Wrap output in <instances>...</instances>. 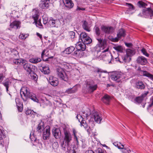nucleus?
Here are the masks:
<instances>
[{
  "mask_svg": "<svg viewBox=\"0 0 153 153\" xmlns=\"http://www.w3.org/2000/svg\"><path fill=\"white\" fill-rule=\"evenodd\" d=\"M29 138L30 139V143L32 146H37L39 143L38 140H37L33 132H31L29 136Z\"/></svg>",
  "mask_w": 153,
  "mask_h": 153,
  "instance_id": "nucleus-12",
  "label": "nucleus"
},
{
  "mask_svg": "<svg viewBox=\"0 0 153 153\" xmlns=\"http://www.w3.org/2000/svg\"><path fill=\"white\" fill-rule=\"evenodd\" d=\"M141 52L143 53L147 57H149V54L147 52L146 49L144 48H143L141 50Z\"/></svg>",
  "mask_w": 153,
  "mask_h": 153,
  "instance_id": "nucleus-55",
  "label": "nucleus"
},
{
  "mask_svg": "<svg viewBox=\"0 0 153 153\" xmlns=\"http://www.w3.org/2000/svg\"><path fill=\"white\" fill-rule=\"evenodd\" d=\"M145 86L143 82L138 80L135 83L134 87L137 89L143 90L145 88Z\"/></svg>",
  "mask_w": 153,
  "mask_h": 153,
  "instance_id": "nucleus-18",
  "label": "nucleus"
},
{
  "mask_svg": "<svg viewBox=\"0 0 153 153\" xmlns=\"http://www.w3.org/2000/svg\"><path fill=\"white\" fill-rule=\"evenodd\" d=\"M48 51L47 50L45 49L42 52L41 54V57L42 59L44 61L45 60L44 59V57L45 56H47L48 55Z\"/></svg>",
  "mask_w": 153,
  "mask_h": 153,
  "instance_id": "nucleus-46",
  "label": "nucleus"
},
{
  "mask_svg": "<svg viewBox=\"0 0 153 153\" xmlns=\"http://www.w3.org/2000/svg\"><path fill=\"white\" fill-rule=\"evenodd\" d=\"M99 43L100 44L101 46H103L104 45V43L102 39L101 38L97 39Z\"/></svg>",
  "mask_w": 153,
  "mask_h": 153,
  "instance_id": "nucleus-61",
  "label": "nucleus"
},
{
  "mask_svg": "<svg viewBox=\"0 0 153 153\" xmlns=\"http://www.w3.org/2000/svg\"><path fill=\"white\" fill-rule=\"evenodd\" d=\"M64 136L61 146L62 149L65 151L66 148L69 146L71 141L72 140V135L69 131L65 128H63Z\"/></svg>",
  "mask_w": 153,
  "mask_h": 153,
  "instance_id": "nucleus-1",
  "label": "nucleus"
},
{
  "mask_svg": "<svg viewBox=\"0 0 153 153\" xmlns=\"http://www.w3.org/2000/svg\"><path fill=\"white\" fill-rule=\"evenodd\" d=\"M48 81L50 84L53 86H56L59 83L58 81L53 76H50Z\"/></svg>",
  "mask_w": 153,
  "mask_h": 153,
  "instance_id": "nucleus-21",
  "label": "nucleus"
},
{
  "mask_svg": "<svg viewBox=\"0 0 153 153\" xmlns=\"http://www.w3.org/2000/svg\"><path fill=\"white\" fill-rule=\"evenodd\" d=\"M76 47L77 50L74 52V55L76 57H81L82 56V51H84L86 49L85 44L82 42H79L76 44Z\"/></svg>",
  "mask_w": 153,
  "mask_h": 153,
  "instance_id": "nucleus-2",
  "label": "nucleus"
},
{
  "mask_svg": "<svg viewBox=\"0 0 153 153\" xmlns=\"http://www.w3.org/2000/svg\"><path fill=\"white\" fill-rule=\"evenodd\" d=\"M82 42L85 44H88L92 42V40L91 38L88 36L87 37H86L85 39L84 40H83Z\"/></svg>",
  "mask_w": 153,
  "mask_h": 153,
  "instance_id": "nucleus-39",
  "label": "nucleus"
},
{
  "mask_svg": "<svg viewBox=\"0 0 153 153\" xmlns=\"http://www.w3.org/2000/svg\"><path fill=\"white\" fill-rule=\"evenodd\" d=\"M36 35L38 37H39V38L40 39H41V40H42V35H41L38 32L36 33Z\"/></svg>",
  "mask_w": 153,
  "mask_h": 153,
  "instance_id": "nucleus-64",
  "label": "nucleus"
},
{
  "mask_svg": "<svg viewBox=\"0 0 153 153\" xmlns=\"http://www.w3.org/2000/svg\"><path fill=\"white\" fill-rule=\"evenodd\" d=\"M28 34H21L19 36V38L21 39H24L28 37Z\"/></svg>",
  "mask_w": 153,
  "mask_h": 153,
  "instance_id": "nucleus-52",
  "label": "nucleus"
},
{
  "mask_svg": "<svg viewBox=\"0 0 153 153\" xmlns=\"http://www.w3.org/2000/svg\"><path fill=\"white\" fill-rule=\"evenodd\" d=\"M86 82L87 90V92L92 93L96 90L97 88V84H94V81L92 79H88L87 80Z\"/></svg>",
  "mask_w": 153,
  "mask_h": 153,
  "instance_id": "nucleus-3",
  "label": "nucleus"
},
{
  "mask_svg": "<svg viewBox=\"0 0 153 153\" xmlns=\"http://www.w3.org/2000/svg\"><path fill=\"white\" fill-rule=\"evenodd\" d=\"M26 61L25 60V62ZM25 64H24L23 66L24 68L27 71H29V66L28 65V64L27 63H26L25 62Z\"/></svg>",
  "mask_w": 153,
  "mask_h": 153,
  "instance_id": "nucleus-59",
  "label": "nucleus"
},
{
  "mask_svg": "<svg viewBox=\"0 0 153 153\" xmlns=\"http://www.w3.org/2000/svg\"><path fill=\"white\" fill-rule=\"evenodd\" d=\"M52 133L56 139L59 138L61 135V133L60 129L58 128H55L52 130Z\"/></svg>",
  "mask_w": 153,
  "mask_h": 153,
  "instance_id": "nucleus-20",
  "label": "nucleus"
},
{
  "mask_svg": "<svg viewBox=\"0 0 153 153\" xmlns=\"http://www.w3.org/2000/svg\"><path fill=\"white\" fill-rule=\"evenodd\" d=\"M32 19L34 21L37 20L39 16V13L38 10L34 9L32 11Z\"/></svg>",
  "mask_w": 153,
  "mask_h": 153,
  "instance_id": "nucleus-22",
  "label": "nucleus"
},
{
  "mask_svg": "<svg viewBox=\"0 0 153 153\" xmlns=\"http://www.w3.org/2000/svg\"><path fill=\"white\" fill-rule=\"evenodd\" d=\"M42 19L43 23L44 25H46L48 23L49 21L47 15L46 14H44L42 16Z\"/></svg>",
  "mask_w": 153,
  "mask_h": 153,
  "instance_id": "nucleus-43",
  "label": "nucleus"
},
{
  "mask_svg": "<svg viewBox=\"0 0 153 153\" xmlns=\"http://www.w3.org/2000/svg\"><path fill=\"white\" fill-rule=\"evenodd\" d=\"M137 5L140 7H146L147 4L142 1H139L137 3Z\"/></svg>",
  "mask_w": 153,
  "mask_h": 153,
  "instance_id": "nucleus-40",
  "label": "nucleus"
},
{
  "mask_svg": "<svg viewBox=\"0 0 153 153\" xmlns=\"http://www.w3.org/2000/svg\"><path fill=\"white\" fill-rule=\"evenodd\" d=\"M11 61L13 63L16 65H21L25 63V60L21 59H12Z\"/></svg>",
  "mask_w": 153,
  "mask_h": 153,
  "instance_id": "nucleus-29",
  "label": "nucleus"
},
{
  "mask_svg": "<svg viewBox=\"0 0 153 153\" xmlns=\"http://www.w3.org/2000/svg\"><path fill=\"white\" fill-rule=\"evenodd\" d=\"M116 60L117 61H119L121 63H123L124 62V60L123 59V58H122V56L121 55L120 56H119L116 58H115Z\"/></svg>",
  "mask_w": 153,
  "mask_h": 153,
  "instance_id": "nucleus-49",
  "label": "nucleus"
},
{
  "mask_svg": "<svg viewBox=\"0 0 153 153\" xmlns=\"http://www.w3.org/2000/svg\"><path fill=\"white\" fill-rule=\"evenodd\" d=\"M137 70L141 72H142V74L143 76H146L149 78L153 80V75L149 73L146 71H142L140 67L138 68Z\"/></svg>",
  "mask_w": 153,
  "mask_h": 153,
  "instance_id": "nucleus-25",
  "label": "nucleus"
},
{
  "mask_svg": "<svg viewBox=\"0 0 153 153\" xmlns=\"http://www.w3.org/2000/svg\"><path fill=\"white\" fill-rule=\"evenodd\" d=\"M57 74L59 78L65 81L68 80V78L63 69L58 67L56 69Z\"/></svg>",
  "mask_w": 153,
  "mask_h": 153,
  "instance_id": "nucleus-6",
  "label": "nucleus"
},
{
  "mask_svg": "<svg viewBox=\"0 0 153 153\" xmlns=\"http://www.w3.org/2000/svg\"><path fill=\"white\" fill-rule=\"evenodd\" d=\"M50 0H41L39 4V7L42 9H48L49 7Z\"/></svg>",
  "mask_w": 153,
  "mask_h": 153,
  "instance_id": "nucleus-15",
  "label": "nucleus"
},
{
  "mask_svg": "<svg viewBox=\"0 0 153 153\" xmlns=\"http://www.w3.org/2000/svg\"><path fill=\"white\" fill-rule=\"evenodd\" d=\"M36 113L33 110L30 111L29 113V116L31 118H33L36 115Z\"/></svg>",
  "mask_w": 153,
  "mask_h": 153,
  "instance_id": "nucleus-53",
  "label": "nucleus"
},
{
  "mask_svg": "<svg viewBox=\"0 0 153 153\" xmlns=\"http://www.w3.org/2000/svg\"><path fill=\"white\" fill-rule=\"evenodd\" d=\"M102 30L101 35H102L103 33L108 34L112 33L114 30L113 27L110 26H107L102 25L101 27Z\"/></svg>",
  "mask_w": 153,
  "mask_h": 153,
  "instance_id": "nucleus-8",
  "label": "nucleus"
},
{
  "mask_svg": "<svg viewBox=\"0 0 153 153\" xmlns=\"http://www.w3.org/2000/svg\"><path fill=\"white\" fill-rule=\"evenodd\" d=\"M133 51L131 49L127 50L126 53L122 55V58L124 60V62H129L131 60V56L133 55Z\"/></svg>",
  "mask_w": 153,
  "mask_h": 153,
  "instance_id": "nucleus-7",
  "label": "nucleus"
},
{
  "mask_svg": "<svg viewBox=\"0 0 153 153\" xmlns=\"http://www.w3.org/2000/svg\"><path fill=\"white\" fill-rule=\"evenodd\" d=\"M44 125V122L41 121L38 125L37 130L39 132H41L43 130L44 131L45 128Z\"/></svg>",
  "mask_w": 153,
  "mask_h": 153,
  "instance_id": "nucleus-32",
  "label": "nucleus"
},
{
  "mask_svg": "<svg viewBox=\"0 0 153 153\" xmlns=\"http://www.w3.org/2000/svg\"><path fill=\"white\" fill-rule=\"evenodd\" d=\"M82 26L83 28L85 30L89 32L90 31L91 26L90 25L88 24V22L86 21H84L83 22Z\"/></svg>",
  "mask_w": 153,
  "mask_h": 153,
  "instance_id": "nucleus-28",
  "label": "nucleus"
},
{
  "mask_svg": "<svg viewBox=\"0 0 153 153\" xmlns=\"http://www.w3.org/2000/svg\"><path fill=\"white\" fill-rule=\"evenodd\" d=\"M94 72L97 74V76H98L100 78H105V76L104 75V73L105 71H103L101 69L98 68L96 69L94 71Z\"/></svg>",
  "mask_w": 153,
  "mask_h": 153,
  "instance_id": "nucleus-23",
  "label": "nucleus"
},
{
  "mask_svg": "<svg viewBox=\"0 0 153 153\" xmlns=\"http://www.w3.org/2000/svg\"><path fill=\"white\" fill-rule=\"evenodd\" d=\"M108 51V49H106L104 50L102 52V54L101 55L103 56H102V59L105 61L106 62H108V63H110L111 61V59L112 58V56L111 55H104V53L106 51Z\"/></svg>",
  "mask_w": 153,
  "mask_h": 153,
  "instance_id": "nucleus-16",
  "label": "nucleus"
},
{
  "mask_svg": "<svg viewBox=\"0 0 153 153\" xmlns=\"http://www.w3.org/2000/svg\"><path fill=\"white\" fill-rule=\"evenodd\" d=\"M4 77V76L2 73L0 74V83L3 81Z\"/></svg>",
  "mask_w": 153,
  "mask_h": 153,
  "instance_id": "nucleus-60",
  "label": "nucleus"
},
{
  "mask_svg": "<svg viewBox=\"0 0 153 153\" xmlns=\"http://www.w3.org/2000/svg\"><path fill=\"white\" fill-rule=\"evenodd\" d=\"M33 23H35L36 27L40 28H43V26L41 23V20L40 19L36 21H34Z\"/></svg>",
  "mask_w": 153,
  "mask_h": 153,
  "instance_id": "nucleus-35",
  "label": "nucleus"
},
{
  "mask_svg": "<svg viewBox=\"0 0 153 153\" xmlns=\"http://www.w3.org/2000/svg\"><path fill=\"white\" fill-rule=\"evenodd\" d=\"M20 23L19 21H15L10 24V26L11 28L17 29L19 27Z\"/></svg>",
  "mask_w": 153,
  "mask_h": 153,
  "instance_id": "nucleus-33",
  "label": "nucleus"
},
{
  "mask_svg": "<svg viewBox=\"0 0 153 153\" xmlns=\"http://www.w3.org/2000/svg\"><path fill=\"white\" fill-rule=\"evenodd\" d=\"M41 67L42 68L40 69V70L44 74H47L50 73V71L48 66L46 65L41 66Z\"/></svg>",
  "mask_w": 153,
  "mask_h": 153,
  "instance_id": "nucleus-31",
  "label": "nucleus"
},
{
  "mask_svg": "<svg viewBox=\"0 0 153 153\" xmlns=\"http://www.w3.org/2000/svg\"><path fill=\"white\" fill-rule=\"evenodd\" d=\"M29 75H30V79L33 81L34 84L36 85L37 84L38 76L33 71L30 70V67H29Z\"/></svg>",
  "mask_w": 153,
  "mask_h": 153,
  "instance_id": "nucleus-14",
  "label": "nucleus"
},
{
  "mask_svg": "<svg viewBox=\"0 0 153 153\" xmlns=\"http://www.w3.org/2000/svg\"><path fill=\"white\" fill-rule=\"evenodd\" d=\"M5 137H4L2 134L0 135V145H2L3 146L4 144L3 141V138Z\"/></svg>",
  "mask_w": 153,
  "mask_h": 153,
  "instance_id": "nucleus-58",
  "label": "nucleus"
},
{
  "mask_svg": "<svg viewBox=\"0 0 153 153\" xmlns=\"http://www.w3.org/2000/svg\"><path fill=\"white\" fill-rule=\"evenodd\" d=\"M63 2L65 6L68 8L71 9L74 6V4L71 0H63Z\"/></svg>",
  "mask_w": 153,
  "mask_h": 153,
  "instance_id": "nucleus-27",
  "label": "nucleus"
},
{
  "mask_svg": "<svg viewBox=\"0 0 153 153\" xmlns=\"http://www.w3.org/2000/svg\"><path fill=\"white\" fill-rule=\"evenodd\" d=\"M114 48L118 52H121L123 51V49L121 46H117L114 47Z\"/></svg>",
  "mask_w": 153,
  "mask_h": 153,
  "instance_id": "nucleus-47",
  "label": "nucleus"
},
{
  "mask_svg": "<svg viewBox=\"0 0 153 153\" xmlns=\"http://www.w3.org/2000/svg\"><path fill=\"white\" fill-rule=\"evenodd\" d=\"M29 99L36 102H38V100L36 98L35 94L29 92Z\"/></svg>",
  "mask_w": 153,
  "mask_h": 153,
  "instance_id": "nucleus-37",
  "label": "nucleus"
},
{
  "mask_svg": "<svg viewBox=\"0 0 153 153\" xmlns=\"http://www.w3.org/2000/svg\"><path fill=\"white\" fill-rule=\"evenodd\" d=\"M79 86L78 85H76L72 88L68 89L66 90L65 93L68 94H71L76 92L77 90V87Z\"/></svg>",
  "mask_w": 153,
  "mask_h": 153,
  "instance_id": "nucleus-26",
  "label": "nucleus"
},
{
  "mask_svg": "<svg viewBox=\"0 0 153 153\" xmlns=\"http://www.w3.org/2000/svg\"><path fill=\"white\" fill-rule=\"evenodd\" d=\"M119 38L117 37H115V38H113L112 39L111 41L113 42H117L119 40Z\"/></svg>",
  "mask_w": 153,
  "mask_h": 153,
  "instance_id": "nucleus-62",
  "label": "nucleus"
},
{
  "mask_svg": "<svg viewBox=\"0 0 153 153\" xmlns=\"http://www.w3.org/2000/svg\"><path fill=\"white\" fill-rule=\"evenodd\" d=\"M75 33L74 31H70L68 33V37L71 40L73 41L75 38Z\"/></svg>",
  "mask_w": 153,
  "mask_h": 153,
  "instance_id": "nucleus-42",
  "label": "nucleus"
},
{
  "mask_svg": "<svg viewBox=\"0 0 153 153\" xmlns=\"http://www.w3.org/2000/svg\"><path fill=\"white\" fill-rule=\"evenodd\" d=\"M95 32L97 36H99L101 34L102 30H101L97 25H95L94 27Z\"/></svg>",
  "mask_w": 153,
  "mask_h": 153,
  "instance_id": "nucleus-36",
  "label": "nucleus"
},
{
  "mask_svg": "<svg viewBox=\"0 0 153 153\" xmlns=\"http://www.w3.org/2000/svg\"><path fill=\"white\" fill-rule=\"evenodd\" d=\"M74 50V47L73 46H71L66 48L63 51V53L66 54H69L71 53Z\"/></svg>",
  "mask_w": 153,
  "mask_h": 153,
  "instance_id": "nucleus-30",
  "label": "nucleus"
},
{
  "mask_svg": "<svg viewBox=\"0 0 153 153\" xmlns=\"http://www.w3.org/2000/svg\"><path fill=\"white\" fill-rule=\"evenodd\" d=\"M82 115L80 114H78L76 117L77 118L79 119V122L80 121V119H79V117H80L83 119L85 118L87 119L88 117L91 114L90 111L89 109H87L86 111H84L82 112Z\"/></svg>",
  "mask_w": 153,
  "mask_h": 153,
  "instance_id": "nucleus-13",
  "label": "nucleus"
},
{
  "mask_svg": "<svg viewBox=\"0 0 153 153\" xmlns=\"http://www.w3.org/2000/svg\"><path fill=\"white\" fill-rule=\"evenodd\" d=\"M111 99L110 97L107 94H105L102 98V102L107 105L109 104Z\"/></svg>",
  "mask_w": 153,
  "mask_h": 153,
  "instance_id": "nucleus-24",
  "label": "nucleus"
},
{
  "mask_svg": "<svg viewBox=\"0 0 153 153\" xmlns=\"http://www.w3.org/2000/svg\"><path fill=\"white\" fill-rule=\"evenodd\" d=\"M2 134L4 137H6V134H5V131L2 129V128L0 126V135Z\"/></svg>",
  "mask_w": 153,
  "mask_h": 153,
  "instance_id": "nucleus-54",
  "label": "nucleus"
},
{
  "mask_svg": "<svg viewBox=\"0 0 153 153\" xmlns=\"http://www.w3.org/2000/svg\"><path fill=\"white\" fill-rule=\"evenodd\" d=\"M57 21V20L51 19L49 20L48 23L50 25V26L52 27H55L56 26V24Z\"/></svg>",
  "mask_w": 153,
  "mask_h": 153,
  "instance_id": "nucleus-41",
  "label": "nucleus"
},
{
  "mask_svg": "<svg viewBox=\"0 0 153 153\" xmlns=\"http://www.w3.org/2000/svg\"><path fill=\"white\" fill-rule=\"evenodd\" d=\"M28 88L24 87L21 88L20 90V94L21 97L23 100L24 102H26L27 103V101L29 99V92L28 91Z\"/></svg>",
  "mask_w": 153,
  "mask_h": 153,
  "instance_id": "nucleus-5",
  "label": "nucleus"
},
{
  "mask_svg": "<svg viewBox=\"0 0 153 153\" xmlns=\"http://www.w3.org/2000/svg\"><path fill=\"white\" fill-rule=\"evenodd\" d=\"M15 101L17 107H20L22 105V103L20 102L19 99V98L16 99Z\"/></svg>",
  "mask_w": 153,
  "mask_h": 153,
  "instance_id": "nucleus-50",
  "label": "nucleus"
},
{
  "mask_svg": "<svg viewBox=\"0 0 153 153\" xmlns=\"http://www.w3.org/2000/svg\"><path fill=\"white\" fill-rule=\"evenodd\" d=\"M125 30L123 28L120 29L118 34H117V36L118 38H120L122 37H124L125 36L126 34Z\"/></svg>",
  "mask_w": 153,
  "mask_h": 153,
  "instance_id": "nucleus-34",
  "label": "nucleus"
},
{
  "mask_svg": "<svg viewBox=\"0 0 153 153\" xmlns=\"http://www.w3.org/2000/svg\"><path fill=\"white\" fill-rule=\"evenodd\" d=\"M41 61V59L40 58H34L29 59V62L33 63H37L40 62Z\"/></svg>",
  "mask_w": 153,
  "mask_h": 153,
  "instance_id": "nucleus-38",
  "label": "nucleus"
},
{
  "mask_svg": "<svg viewBox=\"0 0 153 153\" xmlns=\"http://www.w3.org/2000/svg\"><path fill=\"white\" fill-rule=\"evenodd\" d=\"M88 36L86 33L85 32H82L80 33L79 36V38H80L82 42L83 40H84L86 37H87Z\"/></svg>",
  "mask_w": 153,
  "mask_h": 153,
  "instance_id": "nucleus-45",
  "label": "nucleus"
},
{
  "mask_svg": "<svg viewBox=\"0 0 153 153\" xmlns=\"http://www.w3.org/2000/svg\"><path fill=\"white\" fill-rule=\"evenodd\" d=\"M143 14L145 16L146 18H150V19H152V17L153 16V10L151 8L148 7L143 9Z\"/></svg>",
  "mask_w": 153,
  "mask_h": 153,
  "instance_id": "nucleus-11",
  "label": "nucleus"
},
{
  "mask_svg": "<svg viewBox=\"0 0 153 153\" xmlns=\"http://www.w3.org/2000/svg\"><path fill=\"white\" fill-rule=\"evenodd\" d=\"M123 153H133V151H131L129 149H124L122 151Z\"/></svg>",
  "mask_w": 153,
  "mask_h": 153,
  "instance_id": "nucleus-56",
  "label": "nucleus"
},
{
  "mask_svg": "<svg viewBox=\"0 0 153 153\" xmlns=\"http://www.w3.org/2000/svg\"><path fill=\"white\" fill-rule=\"evenodd\" d=\"M113 144L115 146L117 147V148L119 149H122L123 150L124 149V145L123 144H122L120 143L114 142L113 143Z\"/></svg>",
  "mask_w": 153,
  "mask_h": 153,
  "instance_id": "nucleus-44",
  "label": "nucleus"
},
{
  "mask_svg": "<svg viewBox=\"0 0 153 153\" xmlns=\"http://www.w3.org/2000/svg\"><path fill=\"white\" fill-rule=\"evenodd\" d=\"M137 61L138 63L142 65H145L148 62L146 58L143 56H139L137 59Z\"/></svg>",
  "mask_w": 153,
  "mask_h": 153,
  "instance_id": "nucleus-19",
  "label": "nucleus"
},
{
  "mask_svg": "<svg viewBox=\"0 0 153 153\" xmlns=\"http://www.w3.org/2000/svg\"><path fill=\"white\" fill-rule=\"evenodd\" d=\"M50 129L49 126H47L45 127L42 134L43 138L44 140L49 139L50 135Z\"/></svg>",
  "mask_w": 153,
  "mask_h": 153,
  "instance_id": "nucleus-10",
  "label": "nucleus"
},
{
  "mask_svg": "<svg viewBox=\"0 0 153 153\" xmlns=\"http://www.w3.org/2000/svg\"><path fill=\"white\" fill-rule=\"evenodd\" d=\"M111 79L116 82H122L125 79V75L121 72H116L113 73L111 76Z\"/></svg>",
  "mask_w": 153,
  "mask_h": 153,
  "instance_id": "nucleus-4",
  "label": "nucleus"
},
{
  "mask_svg": "<svg viewBox=\"0 0 153 153\" xmlns=\"http://www.w3.org/2000/svg\"><path fill=\"white\" fill-rule=\"evenodd\" d=\"M143 98L144 97L141 96L135 99V101L138 103H140L143 100Z\"/></svg>",
  "mask_w": 153,
  "mask_h": 153,
  "instance_id": "nucleus-48",
  "label": "nucleus"
},
{
  "mask_svg": "<svg viewBox=\"0 0 153 153\" xmlns=\"http://www.w3.org/2000/svg\"><path fill=\"white\" fill-rule=\"evenodd\" d=\"M91 118L93 120L97 123H100L102 120L101 115L98 112H95L91 115Z\"/></svg>",
  "mask_w": 153,
  "mask_h": 153,
  "instance_id": "nucleus-9",
  "label": "nucleus"
},
{
  "mask_svg": "<svg viewBox=\"0 0 153 153\" xmlns=\"http://www.w3.org/2000/svg\"><path fill=\"white\" fill-rule=\"evenodd\" d=\"M72 135L74 136V141L76 143V145H78L79 143V140L80 138L77 135V132L74 128H73L72 129Z\"/></svg>",
  "mask_w": 153,
  "mask_h": 153,
  "instance_id": "nucleus-17",
  "label": "nucleus"
},
{
  "mask_svg": "<svg viewBox=\"0 0 153 153\" xmlns=\"http://www.w3.org/2000/svg\"><path fill=\"white\" fill-rule=\"evenodd\" d=\"M80 123L81 126H83L85 128H86L87 127V124L86 122L82 119L80 122Z\"/></svg>",
  "mask_w": 153,
  "mask_h": 153,
  "instance_id": "nucleus-51",
  "label": "nucleus"
},
{
  "mask_svg": "<svg viewBox=\"0 0 153 153\" xmlns=\"http://www.w3.org/2000/svg\"><path fill=\"white\" fill-rule=\"evenodd\" d=\"M128 6L130 9L133 10L134 9V6L131 4H128Z\"/></svg>",
  "mask_w": 153,
  "mask_h": 153,
  "instance_id": "nucleus-63",
  "label": "nucleus"
},
{
  "mask_svg": "<svg viewBox=\"0 0 153 153\" xmlns=\"http://www.w3.org/2000/svg\"><path fill=\"white\" fill-rule=\"evenodd\" d=\"M10 82L8 80H6L2 83V84L5 87H9Z\"/></svg>",
  "mask_w": 153,
  "mask_h": 153,
  "instance_id": "nucleus-57",
  "label": "nucleus"
}]
</instances>
